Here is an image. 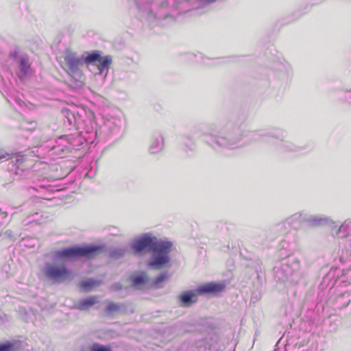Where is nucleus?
I'll list each match as a JSON object with an SVG mask.
<instances>
[{"label":"nucleus","mask_w":351,"mask_h":351,"mask_svg":"<svg viewBox=\"0 0 351 351\" xmlns=\"http://www.w3.org/2000/svg\"><path fill=\"white\" fill-rule=\"evenodd\" d=\"M61 113L64 117V123L66 128L69 130H79L84 128L87 133L90 135L96 136V131L93 127H88L86 122L82 119L80 112L75 108H63Z\"/></svg>","instance_id":"obj_8"},{"label":"nucleus","mask_w":351,"mask_h":351,"mask_svg":"<svg viewBox=\"0 0 351 351\" xmlns=\"http://www.w3.org/2000/svg\"><path fill=\"white\" fill-rule=\"evenodd\" d=\"M64 60L68 73L70 75L80 77L82 74L81 67L84 64L82 56H78L74 52L67 51Z\"/></svg>","instance_id":"obj_10"},{"label":"nucleus","mask_w":351,"mask_h":351,"mask_svg":"<svg viewBox=\"0 0 351 351\" xmlns=\"http://www.w3.org/2000/svg\"><path fill=\"white\" fill-rule=\"evenodd\" d=\"M164 147V138L160 132L155 133L152 139L149 152L152 154H158L162 151Z\"/></svg>","instance_id":"obj_14"},{"label":"nucleus","mask_w":351,"mask_h":351,"mask_svg":"<svg viewBox=\"0 0 351 351\" xmlns=\"http://www.w3.org/2000/svg\"><path fill=\"white\" fill-rule=\"evenodd\" d=\"M274 278L276 282L286 285L298 284L303 278L305 273L302 269L298 259H287L274 268Z\"/></svg>","instance_id":"obj_4"},{"label":"nucleus","mask_w":351,"mask_h":351,"mask_svg":"<svg viewBox=\"0 0 351 351\" xmlns=\"http://www.w3.org/2000/svg\"><path fill=\"white\" fill-rule=\"evenodd\" d=\"M12 156L11 157V155L8 154L5 151L0 150V160H8L11 158L12 159V163H14V161L16 163H21V162H23V158L22 156H14L13 155H12Z\"/></svg>","instance_id":"obj_26"},{"label":"nucleus","mask_w":351,"mask_h":351,"mask_svg":"<svg viewBox=\"0 0 351 351\" xmlns=\"http://www.w3.org/2000/svg\"><path fill=\"white\" fill-rule=\"evenodd\" d=\"M287 132L281 128H272L269 130H258L254 133L253 138L270 145L280 153H300L305 148L294 145L285 138Z\"/></svg>","instance_id":"obj_3"},{"label":"nucleus","mask_w":351,"mask_h":351,"mask_svg":"<svg viewBox=\"0 0 351 351\" xmlns=\"http://www.w3.org/2000/svg\"><path fill=\"white\" fill-rule=\"evenodd\" d=\"M74 84H75V87L80 88V87L82 86L83 83L80 80H74Z\"/></svg>","instance_id":"obj_33"},{"label":"nucleus","mask_w":351,"mask_h":351,"mask_svg":"<svg viewBox=\"0 0 351 351\" xmlns=\"http://www.w3.org/2000/svg\"><path fill=\"white\" fill-rule=\"evenodd\" d=\"M5 234L8 237L10 238L11 239H14V235H13V233H12V230H6V231L5 232Z\"/></svg>","instance_id":"obj_32"},{"label":"nucleus","mask_w":351,"mask_h":351,"mask_svg":"<svg viewBox=\"0 0 351 351\" xmlns=\"http://www.w3.org/2000/svg\"><path fill=\"white\" fill-rule=\"evenodd\" d=\"M269 229H270L271 235L273 237H274V239H275L278 234H283V233L287 232V221H283L280 223H278L274 225L273 226H271Z\"/></svg>","instance_id":"obj_22"},{"label":"nucleus","mask_w":351,"mask_h":351,"mask_svg":"<svg viewBox=\"0 0 351 351\" xmlns=\"http://www.w3.org/2000/svg\"><path fill=\"white\" fill-rule=\"evenodd\" d=\"M105 250L106 246L104 245H75L56 251L55 256L62 260H73L82 257L90 259L103 253Z\"/></svg>","instance_id":"obj_5"},{"label":"nucleus","mask_w":351,"mask_h":351,"mask_svg":"<svg viewBox=\"0 0 351 351\" xmlns=\"http://www.w3.org/2000/svg\"><path fill=\"white\" fill-rule=\"evenodd\" d=\"M150 282L149 277L145 274H141L132 278V286L136 289H140L141 286L148 285Z\"/></svg>","instance_id":"obj_21"},{"label":"nucleus","mask_w":351,"mask_h":351,"mask_svg":"<svg viewBox=\"0 0 351 351\" xmlns=\"http://www.w3.org/2000/svg\"><path fill=\"white\" fill-rule=\"evenodd\" d=\"M172 247L171 241L167 239H158L149 232L143 234L131 243L134 255L141 256L152 252L147 265L154 269H162L170 262L169 254Z\"/></svg>","instance_id":"obj_2"},{"label":"nucleus","mask_w":351,"mask_h":351,"mask_svg":"<svg viewBox=\"0 0 351 351\" xmlns=\"http://www.w3.org/2000/svg\"><path fill=\"white\" fill-rule=\"evenodd\" d=\"M122 288L123 286L120 282H115L111 287V289L114 291H119L122 289Z\"/></svg>","instance_id":"obj_30"},{"label":"nucleus","mask_w":351,"mask_h":351,"mask_svg":"<svg viewBox=\"0 0 351 351\" xmlns=\"http://www.w3.org/2000/svg\"><path fill=\"white\" fill-rule=\"evenodd\" d=\"M225 289V285L221 282H211L199 286L195 291L189 290L181 293L178 298L180 305L189 307L197 300V295L216 294Z\"/></svg>","instance_id":"obj_7"},{"label":"nucleus","mask_w":351,"mask_h":351,"mask_svg":"<svg viewBox=\"0 0 351 351\" xmlns=\"http://www.w3.org/2000/svg\"><path fill=\"white\" fill-rule=\"evenodd\" d=\"M295 243V241L292 238L291 233L289 232L278 244V256L282 258L289 256L294 250Z\"/></svg>","instance_id":"obj_11"},{"label":"nucleus","mask_w":351,"mask_h":351,"mask_svg":"<svg viewBox=\"0 0 351 351\" xmlns=\"http://www.w3.org/2000/svg\"><path fill=\"white\" fill-rule=\"evenodd\" d=\"M13 348L14 344L9 341L0 344V351H12Z\"/></svg>","instance_id":"obj_29"},{"label":"nucleus","mask_w":351,"mask_h":351,"mask_svg":"<svg viewBox=\"0 0 351 351\" xmlns=\"http://www.w3.org/2000/svg\"><path fill=\"white\" fill-rule=\"evenodd\" d=\"M241 126V123L235 121H229L221 128L215 124L195 125L182 136L186 141V152H195L197 149L195 140L202 137L206 138L205 143L217 152L235 149L239 147L243 137Z\"/></svg>","instance_id":"obj_1"},{"label":"nucleus","mask_w":351,"mask_h":351,"mask_svg":"<svg viewBox=\"0 0 351 351\" xmlns=\"http://www.w3.org/2000/svg\"><path fill=\"white\" fill-rule=\"evenodd\" d=\"M44 274L45 276L54 283H62L66 280H71L74 278L72 270L65 265H56L47 263L45 267Z\"/></svg>","instance_id":"obj_9"},{"label":"nucleus","mask_w":351,"mask_h":351,"mask_svg":"<svg viewBox=\"0 0 351 351\" xmlns=\"http://www.w3.org/2000/svg\"><path fill=\"white\" fill-rule=\"evenodd\" d=\"M90 351H112L110 346L94 343L90 348Z\"/></svg>","instance_id":"obj_28"},{"label":"nucleus","mask_w":351,"mask_h":351,"mask_svg":"<svg viewBox=\"0 0 351 351\" xmlns=\"http://www.w3.org/2000/svg\"><path fill=\"white\" fill-rule=\"evenodd\" d=\"M254 239L257 243L264 244L268 241L274 239V237L271 235L270 229L259 230L254 232Z\"/></svg>","instance_id":"obj_18"},{"label":"nucleus","mask_w":351,"mask_h":351,"mask_svg":"<svg viewBox=\"0 0 351 351\" xmlns=\"http://www.w3.org/2000/svg\"><path fill=\"white\" fill-rule=\"evenodd\" d=\"M101 56V51H91L90 52H84L82 55L83 62L86 64L96 65Z\"/></svg>","instance_id":"obj_17"},{"label":"nucleus","mask_w":351,"mask_h":351,"mask_svg":"<svg viewBox=\"0 0 351 351\" xmlns=\"http://www.w3.org/2000/svg\"><path fill=\"white\" fill-rule=\"evenodd\" d=\"M97 302V296H89L82 300H80L76 305V308L84 311H87Z\"/></svg>","instance_id":"obj_19"},{"label":"nucleus","mask_w":351,"mask_h":351,"mask_svg":"<svg viewBox=\"0 0 351 351\" xmlns=\"http://www.w3.org/2000/svg\"><path fill=\"white\" fill-rule=\"evenodd\" d=\"M112 59L110 55L101 56L99 61L96 64L98 69V74L102 75L105 71H108L110 65L112 64Z\"/></svg>","instance_id":"obj_20"},{"label":"nucleus","mask_w":351,"mask_h":351,"mask_svg":"<svg viewBox=\"0 0 351 351\" xmlns=\"http://www.w3.org/2000/svg\"><path fill=\"white\" fill-rule=\"evenodd\" d=\"M167 278V272L164 271L157 276L154 280L150 282L149 287L152 288H160V284L162 283Z\"/></svg>","instance_id":"obj_24"},{"label":"nucleus","mask_w":351,"mask_h":351,"mask_svg":"<svg viewBox=\"0 0 351 351\" xmlns=\"http://www.w3.org/2000/svg\"><path fill=\"white\" fill-rule=\"evenodd\" d=\"M8 60L11 62L16 75L21 82H25L30 77L32 69L29 56L19 47L15 46L10 49Z\"/></svg>","instance_id":"obj_6"},{"label":"nucleus","mask_w":351,"mask_h":351,"mask_svg":"<svg viewBox=\"0 0 351 351\" xmlns=\"http://www.w3.org/2000/svg\"><path fill=\"white\" fill-rule=\"evenodd\" d=\"M306 228L320 227L326 226L328 223V218L319 215H309L305 213L304 218Z\"/></svg>","instance_id":"obj_12"},{"label":"nucleus","mask_w":351,"mask_h":351,"mask_svg":"<svg viewBox=\"0 0 351 351\" xmlns=\"http://www.w3.org/2000/svg\"><path fill=\"white\" fill-rule=\"evenodd\" d=\"M96 284V281L93 278L82 281L80 284L81 288L84 291H89Z\"/></svg>","instance_id":"obj_27"},{"label":"nucleus","mask_w":351,"mask_h":351,"mask_svg":"<svg viewBox=\"0 0 351 351\" xmlns=\"http://www.w3.org/2000/svg\"><path fill=\"white\" fill-rule=\"evenodd\" d=\"M329 285V280L327 279V274L323 278V281L321 283V286L327 287Z\"/></svg>","instance_id":"obj_31"},{"label":"nucleus","mask_w":351,"mask_h":351,"mask_svg":"<svg viewBox=\"0 0 351 351\" xmlns=\"http://www.w3.org/2000/svg\"><path fill=\"white\" fill-rule=\"evenodd\" d=\"M305 213H295L287 218L285 221L287 224L292 228L296 230L300 228H305L304 218Z\"/></svg>","instance_id":"obj_15"},{"label":"nucleus","mask_w":351,"mask_h":351,"mask_svg":"<svg viewBox=\"0 0 351 351\" xmlns=\"http://www.w3.org/2000/svg\"><path fill=\"white\" fill-rule=\"evenodd\" d=\"M128 250L126 247H114L110 248L108 252V256L114 260H118L123 258Z\"/></svg>","instance_id":"obj_23"},{"label":"nucleus","mask_w":351,"mask_h":351,"mask_svg":"<svg viewBox=\"0 0 351 351\" xmlns=\"http://www.w3.org/2000/svg\"><path fill=\"white\" fill-rule=\"evenodd\" d=\"M126 308L123 303H115L109 302L104 309V313L106 317H112L115 313L124 311Z\"/></svg>","instance_id":"obj_16"},{"label":"nucleus","mask_w":351,"mask_h":351,"mask_svg":"<svg viewBox=\"0 0 351 351\" xmlns=\"http://www.w3.org/2000/svg\"><path fill=\"white\" fill-rule=\"evenodd\" d=\"M105 127L108 129V132L114 137L121 136L124 132L123 122L120 119L108 120L105 123Z\"/></svg>","instance_id":"obj_13"},{"label":"nucleus","mask_w":351,"mask_h":351,"mask_svg":"<svg viewBox=\"0 0 351 351\" xmlns=\"http://www.w3.org/2000/svg\"><path fill=\"white\" fill-rule=\"evenodd\" d=\"M341 237H346L351 235V219L346 220L339 228Z\"/></svg>","instance_id":"obj_25"}]
</instances>
